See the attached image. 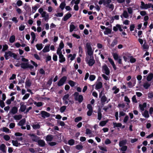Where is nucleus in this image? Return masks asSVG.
<instances>
[{"label": "nucleus", "mask_w": 153, "mask_h": 153, "mask_svg": "<svg viewBox=\"0 0 153 153\" xmlns=\"http://www.w3.org/2000/svg\"><path fill=\"white\" fill-rule=\"evenodd\" d=\"M85 52L86 54L88 56H93L94 50L92 49L91 44L89 42H87L86 43L85 47Z\"/></svg>", "instance_id": "1"}, {"label": "nucleus", "mask_w": 153, "mask_h": 153, "mask_svg": "<svg viewBox=\"0 0 153 153\" xmlns=\"http://www.w3.org/2000/svg\"><path fill=\"white\" fill-rule=\"evenodd\" d=\"M4 56L6 60L9 59L10 57H13L16 59L17 57V55L10 51L5 52Z\"/></svg>", "instance_id": "2"}, {"label": "nucleus", "mask_w": 153, "mask_h": 153, "mask_svg": "<svg viewBox=\"0 0 153 153\" xmlns=\"http://www.w3.org/2000/svg\"><path fill=\"white\" fill-rule=\"evenodd\" d=\"M85 60L89 66H92L95 63V61L93 56H87Z\"/></svg>", "instance_id": "3"}, {"label": "nucleus", "mask_w": 153, "mask_h": 153, "mask_svg": "<svg viewBox=\"0 0 153 153\" xmlns=\"http://www.w3.org/2000/svg\"><path fill=\"white\" fill-rule=\"evenodd\" d=\"M102 95V93H100L99 94V97L101 99V103L103 105L106 102L107 103L110 101V100L109 99H108L105 95L101 97Z\"/></svg>", "instance_id": "4"}, {"label": "nucleus", "mask_w": 153, "mask_h": 153, "mask_svg": "<svg viewBox=\"0 0 153 153\" xmlns=\"http://www.w3.org/2000/svg\"><path fill=\"white\" fill-rule=\"evenodd\" d=\"M20 65L21 67L23 69L29 68L32 69L34 68L33 66L30 64L28 62H22Z\"/></svg>", "instance_id": "5"}, {"label": "nucleus", "mask_w": 153, "mask_h": 153, "mask_svg": "<svg viewBox=\"0 0 153 153\" xmlns=\"http://www.w3.org/2000/svg\"><path fill=\"white\" fill-rule=\"evenodd\" d=\"M113 58L115 60H117L118 62L120 64H122V59L120 56H118L117 53H114L112 54Z\"/></svg>", "instance_id": "6"}, {"label": "nucleus", "mask_w": 153, "mask_h": 153, "mask_svg": "<svg viewBox=\"0 0 153 153\" xmlns=\"http://www.w3.org/2000/svg\"><path fill=\"white\" fill-rule=\"evenodd\" d=\"M150 6L149 3L145 4L143 1H141V5L140 6V7L142 10H146L150 8Z\"/></svg>", "instance_id": "7"}, {"label": "nucleus", "mask_w": 153, "mask_h": 153, "mask_svg": "<svg viewBox=\"0 0 153 153\" xmlns=\"http://www.w3.org/2000/svg\"><path fill=\"white\" fill-rule=\"evenodd\" d=\"M59 57V61L60 63H62L65 61V59L63 55L62 54V52H56Z\"/></svg>", "instance_id": "8"}, {"label": "nucleus", "mask_w": 153, "mask_h": 153, "mask_svg": "<svg viewBox=\"0 0 153 153\" xmlns=\"http://www.w3.org/2000/svg\"><path fill=\"white\" fill-rule=\"evenodd\" d=\"M102 69L103 73H105L107 75H109L110 74V70L106 65H104L102 66Z\"/></svg>", "instance_id": "9"}, {"label": "nucleus", "mask_w": 153, "mask_h": 153, "mask_svg": "<svg viewBox=\"0 0 153 153\" xmlns=\"http://www.w3.org/2000/svg\"><path fill=\"white\" fill-rule=\"evenodd\" d=\"M67 79V77L66 76H63L59 81L58 83V85L59 86L63 85Z\"/></svg>", "instance_id": "10"}, {"label": "nucleus", "mask_w": 153, "mask_h": 153, "mask_svg": "<svg viewBox=\"0 0 153 153\" xmlns=\"http://www.w3.org/2000/svg\"><path fill=\"white\" fill-rule=\"evenodd\" d=\"M69 95L68 94L65 95L62 97V99L64 103L67 105L68 104V100H69Z\"/></svg>", "instance_id": "11"}, {"label": "nucleus", "mask_w": 153, "mask_h": 153, "mask_svg": "<svg viewBox=\"0 0 153 153\" xmlns=\"http://www.w3.org/2000/svg\"><path fill=\"white\" fill-rule=\"evenodd\" d=\"M125 107V104L124 103L119 104L118 105V107L120 109L123 110L124 111H126L129 108V106L127 108H124Z\"/></svg>", "instance_id": "12"}, {"label": "nucleus", "mask_w": 153, "mask_h": 153, "mask_svg": "<svg viewBox=\"0 0 153 153\" xmlns=\"http://www.w3.org/2000/svg\"><path fill=\"white\" fill-rule=\"evenodd\" d=\"M64 45L63 41H61L59 45V47L57 49L56 52H62V49L64 48Z\"/></svg>", "instance_id": "13"}, {"label": "nucleus", "mask_w": 153, "mask_h": 153, "mask_svg": "<svg viewBox=\"0 0 153 153\" xmlns=\"http://www.w3.org/2000/svg\"><path fill=\"white\" fill-rule=\"evenodd\" d=\"M41 114L42 115V117L44 118L48 117L50 116V114L49 113L44 111H41Z\"/></svg>", "instance_id": "14"}, {"label": "nucleus", "mask_w": 153, "mask_h": 153, "mask_svg": "<svg viewBox=\"0 0 153 153\" xmlns=\"http://www.w3.org/2000/svg\"><path fill=\"white\" fill-rule=\"evenodd\" d=\"M20 107L19 110V111H21V112H24L26 109V106L24 104V102H21L20 103Z\"/></svg>", "instance_id": "15"}, {"label": "nucleus", "mask_w": 153, "mask_h": 153, "mask_svg": "<svg viewBox=\"0 0 153 153\" xmlns=\"http://www.w3.org/2000/svg\"><path fill=\"white\" fill-rule=\"evenodd\" d=\"M29 135L31 137V139L33 141L37 142L38 140V137L33 134H30Z\"/></svg>", "instance_id": "16"}, {"label": "nucleus", "mask_w": 153, "mask_h": 153, "mask_svg": "<svg viewBox=\"0 0 153 153\" xmlns=\"http://www.w3.org/2000/svg\"><path fill=\"white\" fill-rule=\"evenodd\" d=\"M50 44L47 45H45L42 51L43 53L48 52L50 51Z\"/></svg>", "instance_id": "17"}, {"label": "nucleus", "mask_w": 153, "mask_h": 153, "mask_svg": "<svg viewBox=\"0 0 153 153\" xmlns=\"http://www.w3.org/2000/svg\"><path fill=\"white\" fill-rule=\"evenodd\" d=\"M42 17V18H44V19L45 21H48L49 19V15L48 13H46V12H44V13L41 15Z\"/></svg>", "instance_id": "18"}, {"label": "nucleus", "mask_w": 153, "mask_h": 153, "mask_svg": "<svg viewBox=\"0 0 153 153\" xmlns=\"http://www.w3.org/2000/svg\"><path fill=\"white\" fill-rule=\"evenodd\" d=\"M120 16L122 18H123V17L126 19L128 18L129 15L127 11L124 10L122 14Z\"/></svg>", "instance_id": "19"}, {"label": "nucleus", "mask_w": 153, "mask_h": 153, "mask_svg": "<svg viewBox=\"0 0 153 153\" xmlns=\"http://www.w3.org/2000/svg\"><path fill=\"white\" fill-rule=\"evenodd\" d=\"M72 16V15L69 13L66 14L63 17L62 19L64 21H66Z\"/></svg>", "instance_id": "20"}, {"label": "nucleus", "mask_w": 153, "mask_h": 153, "mask_svg": "<svg viewBox=\"0 0 153 153\" xmlns=\"http://www.w3.org/2000/svg\"><path fill=\"white\" fill-rule=\"evenodd\" d=\"M147 104L146 102H144L143 104L139 105V108L141 111H143L144 108L146 107Z\"/></svg>", "instance_id": "21"}, {"label": "nucleus", "mask_w": 153, "mask_h": 153, "mask_svg": "<svg viewBox=\"0 0 153 153\" xmlns=\"http://www.w3.org/2000/svg\"><path fill=\"white\" fill-rule=\"evenodd\" d=\"M102 83L101 82H97L96 85L95 89L97 90L101 88L102 87Z\"/></svg>", "instance_id": "22"}, {"label": "nucleus", "mask_w": 153, "mask_h": 153, "mask_svg": "<svg viewBox=\"0 0 153 153\" xmlns=\"http://www.w3.org/2000/svg\"><path fill=\"white\" fill-rule=\"evenodd\" d=\"M17 108L16 107H13L10 111V113L14 114L17 113Z\"/></svg>", "instance_id": "23"}, {"label": "nucleus", "mask_w": 153, "mask_h": 153, "mask_svg": "<svg viewBox=\"0 0 153 153\" xmlns=\"http://www.w3.org/2000/svg\"><path fill=\"white\" fill-rule=\"evenodd\" d=\"M147 80L149 82L153 79V74L151 73L149 74L147 76Z\"/></svg>", "instance_id": "24"}, {"label": "nucleus", "mask_w": 153, "mask_h": 153, "mask_svg": "<svg viewBox=\"0 0 153 153\" xmlns=\"http://www.w3.org/2000/svg\"><path fill=\"white\" fill-rule=\"evenodd\" d=\"M76 28V27L74 25V23L72 22L71 23L69 27V31L70 32H72Z\"/></svg>", "instance_id": "25"}, {"label": "nucleus", "mask_w": 153, "mask_h": 153, "mask_svg": "<svg viewBox=\"0 0 153 153\" xmlns=\"http://www.w3.org/2000/svg\"><path fill=\"white\" fill-rule=\"evenodd\" d=\"M53 138V136L51 135H48L46 136V140L47 142H51L52 141Z\"/></svg>", "instance_id": "26"}, {"label": "nucleus", "mask_w": 153, "mask_h": 153, "mask_svg": "<svg viewBox=\"0 0 153 153\" xmlns=\"http://www.w3.org/2000/svg\"><path fill=\"white\" fill-rule=\"evenodd\" d=\"M113 127L114 128H121L122 126V124L121 123H117L116 122H113Z\"/></svg>", "instance_id": "27"}, {"label": "nucleus", "mask_w": 153, "mask_h": 153, "mask_svg": "<svg viewBox=\"0 0 153 153\" xmlns=\"http://www.w3.org/2000/svg\"><path fill=\"white\" fill-rule=\"evenodd\" d=\"M112 90L113 91V93L114 94L117 93L120 91L119 89L117 88L116 86H113L112 88Z\"/></svg>", "instance_id": "28"}, {"label": "nucleus", "mask_w": 153, "mask_h": 153, "mask_svg": "<svg viewBox=\"0 0 153 153\" xmlns=\"http://www.w3.org/2000/svg\"><path fill=\"white\" fill-rule=\"evenodd\" d=\"M36 47L37 50L40 51L43 48V45L42 43H38L36 45Z\"/></svg>", "instance_id": "29"}, {"label": "nucleus", "mask_w": 153, "mask_h": 153, "mask_svg": "<svg viewBox=\"0 0 153 153\" xmlns=\"http://www.w3.org/2000/svg\"><path fill=\"white\" fill-rule=\"evenodd\" d=\"M108 60L109 62L111 64L113 68L115 70H116V67L115 66V64L114 62L113 61V60L111 59L110 58H108Z\"/></svg>", "instance_id": "30"}, {"label": "nucleus", "mask_w": 153, "mask_h": 153, "mask_svg": "<svg viewBox=\"0 0 153 153\" xmlns=\"http://www.w3.org/2000/svg\"><path fill=\"white\" fill-rule=\"evenodd\" d=\"M98 147L100 150L103 151L101 152V153H104L103 152H106L107 151V148L105 146H98Z\"/></svg>", "instance_id": "31"}, {"label": "nucleus", "mask_w": 153, "mask_h": 153, "mask_svg": "<svg viewBox=\"0 0 153 153\" xmlns=\"http://www.w3.org/2000/svg\"><path fill=\"white\" fill-rule=\"evenodd\" d=\"M12 142L13 145L14 146L18 147L20 146L21 145L20 143H18V141L16 140H13Z\"/></svg>", "instance_id": "32"}, {"label": "nucleus", "mask_w": 153, "mask_h": 153, "mask_svg": "<svg viewBox=\"0 0 153 153\" xmlns=\"http://www.w3.org/2000/svg\"><path fill=\"white\" fill-rule=\"evenodd\" d=\"M75 100L78 101L80 103L82 102L83 100V97L82 95H79L77 98H76Z\"/></svg>", "instance_id": "33"}, {"label": "nucleus", "mask_w": 153, "mask_h": 153, "mask_svg": "<svg viewBox=\"0 0 153 153\" xmlns=\"http://www.w3.org/2000/svg\"><path fill=\"white\" fill-rule=\"evenodd\" d=\"M111 31L112 30L111 29L106 28L105 31L104 32V33L105 35H108L109 34H110L111 33Z\"/></svg>", "instance_id": "34"}, {"label": "nucleus", "mask_w": 153, "mask_h": 153, "mask_svg": "<svg viewBox=\"0 0 153 153\" xmlns=\"http://www.w3.org/2000/svg\"><path fill=\"white\" fill-rule=\"evenodd\" d=\"M38 142V145L42 147L45 146V142L43 140H38L37 141Z\"/></svg>", "instance_id": "35"}, {"label": "nucleus", "mask_w": 153, "mask_h": 153, "mask_svg": "<svg viewBox=\"0 0 153 153\" xmlns=\"http://www.w3.org/2000/svg\"><path fill=\"white\" fill-rule=\"evenodd\" d=\"M127 141L126 140H123L120 141L119 143V146L120 147L122 146H125L127 143Z\"/></svg>", "instance_id": "36"}, {"label": "nucleus", "mask_w": 153, "mask_h": 153, "mask_svg": "<svg viewBox=\"0 0 153 153\" xmlns=\"http://www.w3.org/2000/svg\"><path fill=\"white\" fill-rule=\"evenodd\" d=\"M76 56V54H74L73 55L70 54L68 55V57L70 58V60L72 61L75 59Z\"/></svg>", "instance_id": "37"}, {"label": "nucleus", "mask_w": 153, "mask_h": 153, "mask_svg": "<svg viewBox=\"0 0 153 153\" xmlns=\"http://www.w3.org/2000/svg\"><path fill=\"white\" fill-rule=\"evenodd\" d=\"M6 147L4 144H2L0 146V150L3 152H6L5 148Z\"/></svg>", "instance_id": "38"}, {"label": "nucleus", "mask_w": 153, "mask_h": 153, "mask_svg": "<svg viewBox=\"0 0 153 153\" xmlns=\"http://www.w3.org/2000/svg\"><path fill=\"white\" fill-rule=\"evenodd\" d=\"M25 88H29L31 85V82L29 80H26L25 82Z\"/></svg>", "instance_id": "39"}, {"label": "nucleus", "mask_w": 153, "mask_h": 153, "mask_svg": "<svg viewBox=\"0 0 153 153\" xmlns=\"http://www.w3.org/2000/svg\"><path fill=\"white\" fill-rule=\"evenodd\" d=\"M108 121V120L100 121L99 123V125L101 126H103L106 124Z\"/></svg>", "instance_id": "40"}, {"label": "nucleus", "mask_w": 153, "mask_h": 153, "mask_svg": "<svg viewBox=\"0 0 153 153\" xmlns=\"http://www.w3.org/2000/svg\"><path fill=\"white\" fill-rule=\"evenodd\" d=\"M143 116L145 118H149V112L147 110H145L144 113L142 114Z\"/></svg>", "instance_id": "41"}, {"label": "nucleus", "mask_w": 153, "mask_h": 153, "mask_svg": "<svg viewBox=\"0 0 153 153\" xmlns=\"http://www.w3.org/2000/svg\"><path fill=\"white\" fill-rule=\"evenodd\" d=\"M1 130L7 133H9L10 132V130L8 128L5 127H3L1 129Z\"/></svg>", "instance_id": "42"}, {"label": "nucleus", "mask_w": 153, "mask_h": 153, "mask_svg": "<svg viewBox=\"0 0 153 153\" xmlns=\"http://www.w3.org/2000/svg\"><path fill=\"white\" fill-rule=\"evenodd\" d=\"M135 81H134L133 83L131 82H129L127 83V85L129 88H131L135 85Z\"/></svg>", "instance_id": "43"}, {"label": "nucleus", "mask_w": 153, "mask_h": 153, "mask_svg": "<svg viewBox=\"0 0 153 153\" xmlns=\"http://www.w3.org/2000/svg\"><path fill=\"white\" fill-rule=\"evenodd\" d=\"M15 40V37L14 35L11 36L9 39V42L11 43H13Z\"/></svg>", "instance_id": "44"}, {"label": "nucleus", "mask_w": 153, "mask_h": 153, "mask_svg": "<svg viewBox=\"0 0 153 153\" xmlns=\"http://www.w3.org/2000/svg\"><path fill=\"white\" fill-rule=\"evenodd\" d=\"M150 86V84L148 82H146L143 85V87L146 89H148Z\"/></svg>", "instance_id": "45"}, {"label": "nucleus", "mask_w": 153, "mask_h": 153, "mask_svg": "<svg viewBox=\"0 0 153 153\" xmlns=\"http://www.w3.org/2000/svg\"><path fill=\"white\" fill-rule=\"evenodd\" d=\"M124 101L126 102L127 105H128L129 104L130 102V101L129 98L127 96L124 97Z\"/></svg>", "instance_id": "46"}, {"label": "nucleus", "mask_w": 153, "mask_h": 153, "mask_svg": "<svg viewBox=\"0 0 153 153\" xmlns=\"http://www.w3.org/2000/svg\"><path fill=\"white\" fill-rule=\"evenodd\" d=\"M68 84L72 87H74L76 84V82L74 81L70 80L68 82Z\"/></svg>", "instance_id": "47"}, {"label": "nucleus", "mask_w": 153, "mask_h": 153, "mask_svg": "<svg viewBox=\"0 0 153 153\" xmlns=\"http://www.w3.org/2000/svg\"><path fill=\"white\" fill-rule=\"evenodd\" d=\"M22 116L21 115H15L13 117L15 120H19L22 118Z\"/></svg>", "instance_id": "48"}, {"label": "nucleus", "mask_w": 153, "mask_h": 153, "mask_svg": "<svg viewBox=\"0 0 153 153\" xmlns=\"http://www.w3.org/2000/svg\"><path fill=\"white\" fill-rule=\"evenodd\" d=\"M79 56L80 57H82V53H83V50L81 46H79Z\"/></svg>", "instance_id": "49"}, {"label": "nucleus", "mask_w": 153, "mask_h": 153, "mask_svg": "<svg viewBox=\"0 0 153 153\" xmlns=\"http://www.w3.org/2000/svg\"><path fill=\"white\" fill-rule=\"evenodd\" d=\"M65 5L66 4L65 3V2H62L61 3L59 6V7L62 10L64 9Z\"/></svg>", "instance_id": "50"}, {"label": "nucleus", "mask_w": 153, "mask_h": 153, "mask_svg": "<svg viewBox=\"0 0 153 153\" xmlns=\"http://www.w3.org/2000/svg\"><path fill=\"white\" fill-rule=\"evenodd\" d=\"M128 13L129 14H132L133 12V9L131 7H129L127 8Z\"/></svg>", "instance_id": "51"}, {"label": "nucleus", "mask_w": 153, "mask_h": 153, "mask_svg": "<svg viewBox=\"0 0 153 153\" xmlns=\"http://www.w3.org/2000/svg\"><path fill=\"white\" fill-rule=\"evenodd\" d=\"M120 147H121V148H120V150L123 152L126 151L127 149V146H122Z\"/></svg>", "instance_id": "52"}, {"label": "nucleus", "mask_w": 153, "mask_h": 153, "mask_svg": "<svg viewBox=\"0 0 153 153\" xmlns=\"http://www.w3.org/2000/svg\"><path fill=\"white\" fill-rule=\"evenodd\" d=\"M25 122V119H22L19 123V125L20 126H23Z\"/></svg>", "instance_id": "53"}, {"label": "nucleus", "mask_w": 153, "mask_h": 153, "mask_svg": "<svg viewBox=\"0 0 153 153\" xmlns=\"http://www.w3.org/2000/svg\"><path fill=\"white\" fill-rule=\"evenodd\" d=\"M83 147V146L82 145H78L76 146L75 147L78 150H82Z\"/></svg>", "instance_id": "54"}, {"label": "nucleus", "mask_w": 153, "mask_h": 153, "mask_svg": "<svg viewBox=\"0 0 153 153\" xmlns=\"http://www.w3.org/2000/svg\"><path fill=\"white\" fill-rule=\"evenodd\" d=\"M96 78V76L94 75H91L90 76L89 79L91 81H93Z\"/></svg>", "instance_id": "55"}, {"label": "nucleus", "mask_w": 153, "mask_h": 153, "mask_svg": "<svg viewBox=\"0 0 153 153\" xmlns=\"http://www.w3.org/2000/svg\"><path fill=\"white\" fill-rule=\"evenodd\" d=\"M130 61L131 63H133L136 61V59L133 57L131 56L129 57Z\"/></svg>", "instance_id": "56"}, {"label": "nucleus", "mask_w": 153, "mask_h": 153, "mask_svg": "<svg viewBox=\"0 0 153 153\" xmlns=\"http://www.w3.org/2000/svg\"><path fill=\"white\" fill-rule=\"evenodd\" d=\"M40 127V126L38 124H34L33 126V128L35 129L39 128Z\"/></svg>", "instance_id": "57"}, {"label": "nucleus", "mask_w": 153, "mask_h": 153, "mask_svg": "<svg viewBox=\"0 0 153 153\" xmlns=\"http://www.w3.org/2000/svg\"><path fill=\"white\" fill-rule=\"evenodd\" d=\"M34 103L35 105H36V106L38 107L41 106L42 105V103L41 102H34Z\"/></svg>", "instance_id": "58"}, {"label": "nucleus", "mask_w": 153, "mask_h": 153, "mask_svg": "<svg viewBox=\"0 0 153 153\" xmlns=\"http://www.w3.org/2000/svg\"><path fill=\"white\" fill-rule=\"evenodd\" d=\"M111 2V0H104V4L105 5L106 4L108 5Z\"/></svg>", "instance_id": "59"}, {"label": "nucleus", "mask_w": 153, "mask_h": 153, "mask_svg": "<svg viewBox=\"0 0 153 153\" xmlns=\"http://www.w3.org/2000/svg\"><path fill=\"white\" fill-rule=\"evenodd\" d=\"M74 143V141L73 139L69 140L68 141V144L71 146L73 145Z\"/></svg>", "instance_id": "60"}, {"label": "nucleus", "mask_w": 153, "mask_h": 153, "mask_svg": "<svg viewBox=\"0 0 153 153\" xmlns=\"http://www.w3.org/2000/svg\"><path fill=\"white\" fill-rule=\"evenodd\" d=\"M82 119V117H76L74 120L75 122H78L81 120Z\"/></svg>", "instance_id": "61"}, {"label": "nucleus", "mask_w": 153, "mask_h": 153, "mask_svg": "<svg viewBox=\"0 0 153 153\" xmlns=\"http://www.w3.org/2000/svg\"><path fill=\"white\" fill-rule=\"evenodd\" d=\"M128 119L129 117L128 116V115L126 116L123 120V122L125 123H127Z\"/></svg>", "instance_id": "62"}, {"label": "nucleus", "mask_w": 153, "mask_h": 153, "mask_svg": "<svg viewBox=\"0 0 153 153\" xmlns=\"http://www.w3.org/2000/svg\"><path fill=\"white\" fill-rule=\"evenodd\" d=\"M66 109V106H63L61 107L60 109V111L61 113L64 112Z\"/></svg>", "instance_id": "63"}, {"label": "nucleus", "mask_w": 153, "mask_h": 153, "mask_svg": "<svg viewBox=\"0 0 153 153\" xmlns=\"http://www.w3.org/2000/svg\"><path fill=\"white\" fill-rule=\"evenodd\" d=\"M137 80L139 81L138 82L139 83H141V80L142 79V76L141 75H138L137 76Z\"/></svg>", "instance_id": "64"}]
</instances>
